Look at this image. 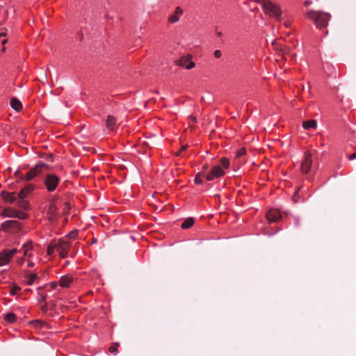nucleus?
<instances>
[{
  "instance_id": "nucleus-35",
  "label": "nucleus",
  "mask_w": 356,
  "mask_h": 356,
  "mask_svg": "<svg viewBox=\"0 0 356 356\" xmlns=\"http://www.w3.org/2000/svg\"><path fill=\"white\" fill-rule=\"evenodd\" d=\"M188 147V145H182L181 147V149L176 154L177 156H179L181 154V151H184L187 149Z\"/></svg>"
},
{
  "instance_id": "nucleus-39",
  "label": "nucleus",
  "mask_w": 356,
  "mask_h": 356,
  "mask_svg": "<svg viewBox=\"0 0 356 356\" xmlns=\"http://www.w3.org/2000/svg\"><path fill=\"white\" fill-rule=\"evenodd\" d=\"M284 25L285 27L289 28L291 25V22L290 21H286L284 22Z\"/></svg>"
},
{
  "instance_id": "nucleus-22",
  "label": "nucleus",
  "mask_w": 356,
  "mask_h": 356,
  "mask_svg": "<svg viewBox=\"0 0 356 356\" xmlns=\"http://www.w3.org/2000/svg\"><path fill=\"white\" fill-rule=\"evenodd\" d=\"M16 315L13 313H8L6 314L5 319L9 323H14L16 321Z\"/></svg>"
},
{
  "instance_id": "nucleus-38",
  "label": "nucleus",
  "mask_w": 356,
  "mask_h": 356,
  "mask_svg": "<svg viewBox=\"0 0 356 356\" xmlns=\"http://www.w3.org/2000/svg\"><path fill=\"white\" fill-rule=\"evenodd\" d=\"M280 51L283 53L284 57L285 55L289 54V49H287L286 47H284V49L281 48Z\"/></svg>"
},
{
  "instance_id": "nucleus-37",
  "label": "nucleus",
  "mask_w": 356,
  "mask_h": 356,
  "mask_svg": "<svg viewBox=\"0 0 356 356\" xmlns=\"http://www.w3.org/2000/svg\"><path fill=\"white\" fill-rule=\"evenodd\" d=\"M47 296L46 295H40L38 300L40 302H44L46 300Z\"/></svg>"
},
{
  "instance_id": "nucleus-49",
  "label": "nucleus",
  "mask_w": 356,
  "mask_h": 356,
  "mask_svg": "<svg viewBox=\"0 0 356 356\" xmlns=\"http://www.w3.org/2000/svg\"><path fill=\"white\" fill-rule=\"evenodd\" d=\"M6 35V33H0V38L1 37H3V36H5Z\"/></svg>"
},
{
  "instance_id": "nucleus-19",
  "label": "nucleus",
  "mask_w": 356,
  "mask_h": 356,
  "mask_svg": "<svg viewBox=\"0 0 356 356\" xmlns=\"http://www.w3.org/2000/svg\"><path fill=\"white\" fill-rule=\"evenodd\" d=\"M33 248L32 246V242L29 241L26 243H24L22 248V250L24 252V256H28L30 257V254H29V252Z\"/></svg>"
},
{
  "instance_id": "nucleus-14",
  "label": "nucleus",
  "mask_w": 356,
  "mask_h": 356,
  "mask_svg": "<svg viewBox=\"0 0 356 356\" xmlns=\"http://www.w3.org/2000/svg\"><path fill=\"white\" fill-rule=\"evenodd\" d=\"M17 210L12 208H4L1 212V215L5 218H15L17 216Z\"/></svg>"
},
{
  "instance_id": "nucleus-4",
  "label": "nucleus",
  "mask_w": 356,
  "mask_h": 356,
  "mask_svg": "<svg viewBox=\"0 0 356 356\" xmlns=\"http://www.w3.org/2000/svg\"><path fill=\"white\" fill-rule=\"evenodd\" d=\"M48 168L49 165L47 164L43 163H38L34 168H31L24 177H20V179L25 181H30L42 173L43 170Z\"/></svg>"
},
{
  "instance_id": "nucleus-43",
  "label": "nucleus",
  "mask_w": 356,
  "mask_h": 356,
  "mask_svg": "<svg viewBox=\"0 0 356 356\" xmlns=\"http://www.w3.org/2000/svg\"><path fill=\"white\" fill-rule=\"evenodd\" d=\"M216 35H217L218 37H220V36H222V32H220V31H218V32L216 33Z\"/></svg>"
},
{
  "instance_id": "nucleus-7",
  "label": "nucleus",
  "mask_w": 356,
  "mask_h": 356,
  "mask_svg": "<svg viewBox=\"0 0 356 356\" xmlns=\"http://www.w3.org/2000/svg\"><path fill=\"white\" fill-rule=\"evenodd\" d=\"M1 229L5 232H17L21 230L22 225L17 220H6L1 225Z\"/></svg>"
},
{
  "instance_id": "nucleus-9",
  "label": "nucleus",
  "mask_w": 356,
  "mask_h": 356,
  "mask_svg": "<svg viewBox=\"0 0 356 356\" xmlns=\"http://www.w3.org/2000/svg\"><path fill=\"white\" fill-rule=\"evenodd\" d=\"M312 165V156L309 152H305L304 158L300 165V170L303 174H307Z\"/></svg>"
},
{
  "instance_id": "nucleus-3",
  "label": "nucleus",
  "mask_w": 356,
  "mask_h": 356,
  "mask_svg": "<svg viewBox=\"0 0 356 356\" xmlns=\"http://www.w3.org/2000/svg\"><path fill=\"white\" fill-rule=\"evenodd\" d=\"M263 10L265 14L270 17H273L277 21L281 20L282 14L281 8L278 5L273 3L271 1L266 3Z\"/></svg>"
},
{
  "instance_id": "nucleus-52",
  "label": "nucleus",
  "mask_w": 356,
  "mask_h": 356,
  "mask_svg": "<svg viewBox=\"0 0 356 356\" xmlns=\"http://www.w3.org/2000/svg\"><path fill=\"white\" fill-rule=\"evenodd\" d=\"M2 51H3V52H5V51H6V47H3L2 48Z\"/></svg>"
},
{
  "instance_id": "nucleus-51",
  "label": "nucleus",
  "mask_w": 356,
  "mask_h": 356,
  "mask_svg": "<svg viewBox=\"0 0 356 356\" xmlns=\"http://www.w3.org/2000/svg\"><path fill=\"white\" fill-rule=\"evenodd\" d=\"M201 101L205 102V99L204 97H202Z\"/></svg>"
},
{
  "instance_id": "nucleus-25",
  "label": "nucleus",
  "mask_w": 356,
  "mask_h": 356,
  "mask_svg": "<svg viewBox=\"0 0 356 356\" xmlns=\"http://www.w3.org/2000/svg\"><path fill=\"white\" fill-rule=\"evenodd\" d=\"M220 164L223 168H228L229 166V161L227 158L223 157L220 159Z\"/></svg>"
},
{
  "instance_id": "nucleus-31",
  "label": "nucleus",
  "mask_w": 356,
  "mask_h": 356,
  "mask_svg": "<svg viewBox=\"0 0 356 356\" xmlns=\"http://www.w3.org/2000/svg\"><path fill=\"white\" fill-rule=\"evenodd\" d=\"M77 234H78L77 231L74 230L68 234L67 237H69L70 238L74 239L76 237Z\"/></svg>"
},
{
  "instance_id": "nucleus-41",
  "label": "nucleus",
  "mask_w": 356,
  "mask_h": 356,
  "mask_svg": "<svg viewBox=\"0 0 356 356\" xmlns=\"http://www.w3.org/2000/svg\"><path fill=\"white\" fill-rule=\"evenodd\" d=\"M56 286H57L56 283H55V282L51 283V286L52 289H56Z\"/></svg>"
},
{
  "instance_id": "nucleus-40",
  "label": "nucleus",
  "mask_w": 356,
  "mask_h": 356,
  "mask_svg": "<svg viewBox=\"0 0 356 356\" xmlns=\"http://www.w3.org/2000/svg\"><path fill=\"white\" fill-rule=\"evenodd\" d=\"M15 176L17 177L20 176V170L19 169L15 171Z\"/></svg>"
},
{
  "instance_id": "nucleus-30",
  "label": "nucleus",
  "mask_w": 356,
  "mask_h": 356,
  "mask_svg": "<svg viewBox=\"0 0 356 356\" xmlns=\"http://www.w3.org/2000/svg\"><path fill=\"white\" fill-rule=\"evenodd\" d=\"M302 188V187H300L298 188V190L295 193L294 195L293 196V200L294 202H298V199H299V195H298V193H299V191H300L301 189Z\"/></svg>"
},
{
  "instance_id": "nucleus-44",
  "label": "nucleus",
  "mask_w": 356,
  "mask_h": 356,
  "mask_svg": "<svg viewBox=\"0 0 356 356\" xmlns=\"http://www.w3.org/2000/svg\"><path fill=\"white\" fill-rule=\"evenodd\" d=\"M310 3H311V1H306L305 2V6H309V5H310Z\"/></svg>"
},
{
  "instance_id": "nucleus-47",
  "label": "nucleus",
  "mask_w": 356,
  "mask_h": 356,
  "mask_svg": "<svg viewBox=\"0 0 356 356\" xmlns=\"http://www.w3.org/2000/svg\"><path fill=\"white\" fill-rule=\"evenodd\" d=\"M29 267L31 268L33 266V264L32 262L29 263L28 264Z\"/></svg>"
},
{
  "instance_id": "nucleus-28",
  "label": "nucleus",
  "mask_w": 356,
  "mask_h": 356,
  "mask_svg": "<svg viewBox=\"0 0 356 356\" xmlns=\"http://www.w3.org/2000/svg\"><path fill=\"white\" fill-rule=\"evenodd\" d=\"M245 153H246L245 149L241 148L240 149H238L237 151L236 157L240 158V157L244 156L245 154Z\"/></svg>"
},
{
  "instance_id": "nucleus-5",
  "label": "nucleus",
  "mask_w": 356,
  "mask_h": 356,
  "mask_svg": "<svg viewBox=\"0 0 356 356\" xmlns=\"http://www.w3.org/2000/svg\"><path fill=\"white\" fill-rule=\"evenodd\" d=\"M60 182V178L54 174H47L44 179V184L48 192L55 191Z\"/></svg>"
},
{
  "instance_id": "nucleus-20",
  "label": "nucleus",
  "mask_w": 356,
  "mask_h": 356,
  "mask_svg": "<svg viewBox=\"0 0 356 356\" xmlns=\"http://www.w3.org/2000/svg\"><path fill=\"white\" fill-rule=\"evenodd\" d=\"M194 219L193 218H186L183 223L181 224V227L184 229H188L191 227L194 224Z\"/></svg>"
},
{
  "instance_id": "nucleus-2",
  "label": "nucleus",
  "mask_w": 356,
  "mask_h": 356,
  "mask_svg": "<svg viewBox=\"0 0 356 356\" xmlns=\"http://www.w3.org/2000/svg\"><path fill=\"white\" fill-rule=\"evenodd\" d=\"M35 187L34 184H28L19 193H17L19 200L17 202V206L18 207L24 210L29 209V203L26 198L29 194L34 191Z\"/></svg>"
},
{
  "instance_id": "nucleus-27",
  "label": "nucleus",
  "mask_w": 356,
  "mask_h": 356,
  "mask_svg": "<svg viewBox=\"0 0 356 356\" xmlns=\"http://www.w3.org/2000/svg\"><path fill=\"white\" fill-rule=\"evenodd\" d=\"M17 216H15V218H17L19 219H22V220H24L26 218H27L28 217V215L24 212H20V211H17Z\"/></svg>"
},
{
  "instance_id": "nucleus-21",
  "label": "nucleus",
  "mask_w": 356,
  "mask_h": 356,
  "mask_svg": "<svg viewBox=\"0 0 356 356\" xmlns=\"http://www.w3.org/2000/svg\"><path fill=\"white\" fill-rule=\"evenodd\" d=\"M316 122L314 120H311L308 121H305L302 123V127L305 129H309L310 128H316Z\"/></svg>"
},
{
  "instance_id": "nucleus-24",
  "label": "nucleus",
  "mask_w": 356,
  "mask_h": 356,
  "mask_svg": "<svg viewBox=\"0 0 356 356\" xmlns=\"http://www.w3.org/2000/svg\"><path fill=\"white\" fill-rule=\"evenodd\" d=\"M120 343L116 342L112 346H111L108 349L109 352L112 354L116 355L117 354V349L119 347Z\"/></svg>"
},
{
  "instance_id": "nucleus-13",
  "label": "nucleus",
  "mask_w": 356,
  "mask_h": 356,
  "mask_svg": "<svg viewBox=\"0 0 356 356\" xmlns=\"http://www.w3.org/2000/svg\"><path fill=\"white\" fill-rule=\"evenodd\" d=\"M280 217V213L277 209H270L266 214V218L269 222H276Z\"/></svg>"
},
{
  "instance_id": "nucleus-17",
  "label": "nucleus",
  "mask_w": 356,
  "mask_h": 356,
  "mask_svg": "<svg viewBox=\"0 0 356 356\" xmlns=\"http://www.w3.org/2000/svg\"><path fill=\"white\" fill-rule=\"evenodd\" d=\"M10 106L14 110H15L17 111H19L22 108V105L21 102L15 97L11 98Z\"/></svg>"
},
{
  "instance_id": "nucleus-46",
  "label": "nucleus",
  "mask_w": 356,
  "mask_h": 356,
  "mask_svg": "<svg viewBox=\"0 0 356 356\" xmlns=\"http://www.w3.org/2000/svg\"><path fill=\"white\" fill-rule=\"evenodd\" d=\"M207 168H208V165H204L203 166V170H207Z\"/></svg>"
},
{
  "instance_id": "nucleus-45",
  "label": "nucleus",
  "mask_w": 356,
  "mask_h": 356,
  "mask_svg": "<svg viewBox=\"0 0 356 356\" xmlns=\"http://www.w3.org/2000/svg\"><path fill=\"white\" fill-rule=\"evenodd\" d=\"M51 158H52V155H51V154H49V155H48V156H47V160H51Z\"/></svg>"
},
{
  "instance_id": "nucleus-36",
  "label": "nucleus",
  "mask_w": 356,
  "mask_h": 356,
  "mask_svg": "<svg viewBox=\"0 0 356 356\" xmlns=\"http://www.w3.org/2000/svg\"><path fill=\"white\" fill-rule=\"evenodd\" d=\"M56 210V207L54 204H51L49 208V212L53 213Z\"/></svg>"
},
{
  "instance_id": "nucleus-48",
  "label": "nucleus",
  "mask_w": 356,
  "mask_h": 356,
  "mask_svg": "<svg viewBox=\"0 0 356 356\" xmlns=\"http://www.w3.org/2000/svg\"><path fill=\"white\" fill-rule=\"evenodd\" d=\"M42 309L43 310H46L47 309V305L45 304L44 306H42Z\"/></svg>"
},
{
  "instance_id": "nucleus-12",
  "label": "nucleus",
  "mask_w": 356,
  "mask_h": 356,
  "mask_svg": "<svg viewBox=\"0 0 356 356\" xmlns=\"http://www.w3.org/2000/svg\"><path fill=\"white\" fill-rule=\"evenodd\" d=\"M191 56H182L179 60L175 61V63L179 66L185 67L186 69L190 70L195 67V63L191 60Z\"/></svg>"
},
{
  "instance_id": "nucleus-18",
  "label": "nucleus",
  "mask_w": 356,
  "mask_h": 356,
  "mask_svg": "<svg viewBox=\"0 0 356 356\" xmlns=\"http://www.w3.org/2000/svg\"><path fill=\"white\" fill-rule=\"evenodd\" d=\"M72 279L67 276H62L60 278L59 284L63 287H68L72 282Z\"/></svg>"
},
{
  "instance_id": "nucleus-32",
  "label": "nucleus",
  "mask_w": 356,
  "mask_h": 356,
  "mask_svg": "<svg viewBox=\"0 0 356 356\" xmlns=\"http://www.w3.org/2000/svg\"><path fill=\"white\" fill-rule=\"evenodd\" d=\"M20 290V288L19 286H14L13 287H12L11 290H10V293L11 295L14 296L17 293V291H19Z\"/></svg>"
},
{
  "instance_id": "nucleus-16",
  "label": "nucleus",
  "mask_w": 356,
  "mask_h": 356,
  "mask_svg": "<svg viewBox=\"0 0 356 356\" xmlns=\"http://www.w3.org/2000/svg\"><path fill=\"white\" fill-rule=\"evenodd\" d=\"M117 120L115 118L113 115H108L107 119L106 120V125L107 128L111 130L115 129L116 127Z\"/></svg>"
},
{
  "instance_id": "nucleus-33",
  "label": "nucleus",
  "mask_w": 356,
  "mask_h": 356,
  "mask_svg": "<svg viewBox=\"0 0 356 356\" xmlns=\"http://www.w3.org/2000/svg\"><path fill=\"white\" fill-rule=\"evenodd\" d=\"M255 2L260 3L262 6L263 9L266 3L270 2V0H254Z\"/></svg>"
},
{
  "instance_id": "nucleus-15",
  "label": "nucleus",
  "mask_w": 356,
  "mask_h": 356,
  "mask_svg": "<svg viewBox=\"0 0 356 356\" xmlns=\"http://www.w3.org/2000/svg\"><path fill=\"white\" fill-rule=\"evenodd\" d=\"M182 14L183 10L180 7H177L175 13L169 17L168 21L171 23L177 22L179 19V16Z\"/></svg>"
},
{
  "instance_id": "nucleus-50",
  "label": "nucleus",
  "mask_w": 356,
  "mask_h": 356,
  "mask_svg": "<svg viewBox=\"0 0 356 356\" xmlns=\"http://www.w3.org/2000/svg\"><path fill=\"white\" fill-rule=\"evenodd\" d=\"M6 42H7V40H6H6H3L2 41V44H5Z\"/></svg>"
},
{
  "instance_id": "nucleus-23",
  "label": "nucleus",
  "mask_w": 356,
  "mask_h": 356,
  "mask_svg": "<svg viewBox=\"0 0 356 356\" xmlns=\"http://www.w3.org/2000/svg\"><path fill=\"white\" fill-rule=\"evenodd\" d=\"M55 250H56V247L55 246V241H54L47 247V254L49 255L53 254Z\"/></svg>"
},
{
  "instance_id": "nucleus-6",
  "label": "nucleus",
  "mask_w": 356,
  "mask_h": 356,
  "mask_svg": "<svg viewBox=\"0 0 356 356\" xmlns=\"http://www.w3.org/2000/svg\"><path fill=\"white\" fill-rule=\"evenodd\" d=\"M20 250H18L16 248H13L12 250H3L0 252V266L8 264L13 256L19 252Z\"/></svg>"
},
{
  "instance_id": "nucleus-26",
  "label": "nucleus",
  "mask_w": 356,
  "mask_h": 356,
  "mask_svg": "<svg viewBox=\"0 0 356 356\" xmlns=\"http://www.w3.org/2000/svg\"><path fill=\"white\" fill-rule=\"evenodd\" d=\"M37 278H38L37 274H32V275H31L29 277L28 280L26 282L27 284L31 285Z\"/></svg>"
},
{
  "instance_id": "nucleus-8",
  "label": "nucleus",
  "mask_w": 356,
  "mask_h": 356,
  "mask_svg": "<svg viewBox=\"0 0 356 356\" xmlns=\"http://www.w3.org/2000/svg\"><path fill=\"white\" fill-rule=\"evenodd\" d=\"M55 246L56 247V250L59 252L60 256L62 258L67 257L68 252L70 248V243L69 242L63 239H60L57 242L55 241Z\"/></svg>"
},
{
  "instance_id": "nucleus-42",
  "label": "nucleus",
  "mask_w": 356,
  "mask_h": 356,
  "mask_svg": "<svg viewBox=\"0 0 356 356\" xmlns=\"http://www.w3.org/2000/svg\"><path fill=\"white\" fill-rule=\"evenodd\" d=\"M24 261V259L23 258H22V259H21L19 261V264H20V265L23 264Z\"/></svg>"
},
{
  "instance_id": "nucleus-53",
  "label": "nucleus",
  "mask_w": 356,
  "mask_h": 356,
  "mask_svg": "<svg viewBox=\"0 0 356 356\" xmlns=\"http://www.w3.org/2000/svg\"><path fill=\"white\" fill-rule=\"evenodd\" d=\"M37 322L38 323H42V321H40V320H38Z\"/></svg>"
},
{
  "instance_id": "nucleus-11",
  "label": "nucleus",
  "mask_w": 356,
  "mask_h": 356,
  "mask_svg": "<svg viewBox=\"0 0 356 356\" xmlns=\"http://www.w3.org/2000/svg\"><path fill=\"white\" fill-rule=\"evenodd\" d=\"M2 199L10 204H15L17 205V202L19 200V197L17 196V193L13 192H6V191H1L0 193Z\"/></svg>"
},
{
  "instance_id": "nucleus-10",
  "label": "nucleus",
  "mask_w": 356,
  "mask_h": 356,
  "mask_svg": "<svg viewBox=\"0 0 356 356\" xmlns=\"http://www.w3.org/2000/svg\"><path fill=\"white\" fill-rule=\"evenodd\" d=\"M225 175V172L220 165H215L211 169L209 174L206 175V179L208 181H212L214 178H219Z\"/></svg>"
},
{
  "instance_id": "nucleus-29",
  "label": "nucleus",
  "mask_w": 356,
  "mask_h": 356,
  "mask_svg": "<svg viewBox=\"0 0 356 356\" xmlns=\"http://www.w3.org/2000/svg\"><path fill=\"white\" fill-rule=\"evenodd\" d=\"M202 175V172L197 173L195 178V181L197 184H202L203 183V181L201 178V176Z\"/></svg>"
},
{
  "instance_id": "nucleus-1",
  "label": "nucleus",
  "mask_w": 356,
  "mask_h": 356,
  "mask_svg": "<svg viewBox=\"0 0 356 356\" xmlns=\"http://www.w3.org/2000/svg\"><path fill=\"white\" fill-rule=\"evenodd\" d=\"M308 18L312 19L318 28L325 27L330 19V15L327 13L309 10L307 13Z\"/></svg>"
},
{
  "instance_id": "nucleus-34",
  "label": "nucleus",
  "mask_w": 356,
  "mask_h": 356,
  "mask_svg": "<svg viewBox=\"0 0 356 356\" xmlns=\"http://www.w3.org/2000/svg\"><path fill=\"white\" fill-rule=\"evenodd\" d=\"M213 55L216 58H219L221 57L222 53L220 50L217 49L214 51Z\"/></svg>"
}]
</instances>
